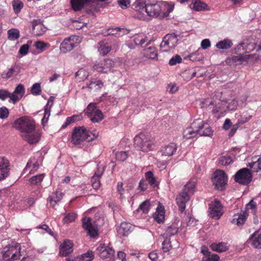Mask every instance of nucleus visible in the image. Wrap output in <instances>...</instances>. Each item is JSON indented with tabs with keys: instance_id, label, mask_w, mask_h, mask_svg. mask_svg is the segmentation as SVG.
<instances>
[{
	"instance_id": "nucleus-1",
	"label": "nucleus",
	"mask_w": 261,
	"mask_h": 261,
	"mask_svg": "<svg viewBox=\"0 0 261 261\" xmlns=\"http://www.w3.org/2000/svg\"><path fill=\"white\" fill-rule=\"evenodd\" d=\"M135 8V17L140 20H147V16L162 17L163 7L162 4L158 2L147 3L143 0H139L137 1Z\"/></svg>"
},
{
	"instance_id": "nucleus-2",
	"label": "nucleus",
	"mask_w": 261,
	"mask_h": 261,
	"mask_svg": "<svg viewBox=\"0 0 261 261\" xmlns=\"http://www.w3.org/2000/svg\"><path fill=\"white\" fill-rule=\"evenodd\" d=\"M198 135L208 137H211L213 135V130L211 126L201 119L194 120L191 124V126L185 128L182 132V137L187 140L194 138Z\"/></svg>"
},
{
	"instance_id": "nucleus-3",
	"label": "nucleus",
	"mask_w": 261,
	"mask_h": 261,
	"mask_svg": "<svg viewBox=\"0 0 261 261\" xmlns=\"http://www.w3.org/2000/svg\"><path fill=\"white\" fill-rule=\"evenodd\" d=\"M195 182L190 181L184 186L181 191L177 195L176 198V204L178 206V210L182 213L186 207V203L190 200L191 196L194 194Z\"/></svg>"
},
{
	"instance_id": "nucleus-4",
	"label": "nucleus",
	"mask_w": 261,
	"mask_h": 261,
	"mask_svg": "<svg viewBox=\"0 0 261 261\" xmlns=\"http://www.w3.org/2000/svg\"><path fill=\"white\" fill-rule=\"evenodd\" d=\"M154 147V139L149 134L141 133L134 138V147L138 151L148 152Z\"/></svg>"
},
{
	"instance_id": "nucleus-5",
	"label": "nucleus",
	"mask_w": 261,
	"mask_h": 261,
	"mask_svg": "<svg viewBox=\"0 0 261 261\" xmlns=\"http://www.w3.org/2000/svg\"><path fill=\"white\" fill-rule=\"evenodd\" d=\"M96 137V135L90 133L84 126L75 127L72 132L71 143L75 145H80L84 141L90 142Z\"/></svg>"
},
{
	"instance_id": "nucleus-6",
	"label": "nucleus",
	"mask_w": 261,
	"mask_h": 261,
	"mask_svg": "<svg viewBox=\"0 0 261 261\" xmlns=\"http://www.w3.org/2000/svg\"><path fill=\"white\" fill-rule=\"evenodd\" d=\"M20 246L18 243L6 246L0 253V260L14 261L20 258Z\"/></svg>"
},
{
	"instance_id": "nucleus-7",
	"label": "nucleus",
	"mask_w": 261,
	"mask_h": 261,
	"mask_svg": "<svg viewBox=\"0 0 261 261\" xmlns=\"http://www.w3.org/2000/svg\"><path fill=\"white\" fill-rule=\"evenodd\" d=\"M13 127L21 132L30 134L34 130L35 121L25 117H22L14 121Z\"/></svg>"
},
{
	"instance_id": "nucleus-8",
	"label": "nucleus",
	"mask_w": 261,
	"mask_h": 261,
	"mask_svg": "<svg viewBox=\"0 0 261 261\" xmlns=\"http://www.w3.org/2000/svg\"><path fill=\"white\" fill-rule=\"evenodd\" d=\"M252 175L248 168H242L235 174L234 180L240 185H247L252 181Z\"/></svg>"
},
{
	"instance_id": "nucleus-9",
	"label": "nucleus",
	"mask_w": 261,
	"mask_h": 261,
	"mask_svg": "<svg viewBox=\"0 0 261 261\" xmlns=\"http://www.w3.org/2000/svg\"><path fill=\"white\" fill-rule=\"evenodd\" d=\"M212 181L217 189L222 191L227 182V176L223 170H217L214 172Z\"/></svg>"
},
{
	"instance_id": "nucleus-10",
	"label": "nucleus",
	"mask_w": 261,
	"mask_h": 261,
	"mask_svg": "<svg viewBox=\"0 0 261 261\" xmlns=\"http://www.w3.org/2000/svg\"><path fill=\"white\" fill-rule=\"evenodd\" d=\"M178 42V39L174 34H169L164 36L160 44V48L163 52H168L174 48Z\"/></svg>"
},
{
	"instance_id": "nucleus-11",
	"label": "nucleus",
	"mask_w": 261,
	"mask_h": 261,
	"mask_svg": "<svg viewBox=\"0 0 261 261\" xmlns=\"http://www.w3.org/2000/svg\"><path fill=\"white\" fill-rule=\"evenodd\" d=\"M96 253L100 258L107 261L114 260L115 250L105 244H100L96 248Z\"/></svg>"
},
{
	"instance_id": "nucleus-12",
	"label": "nucleus",
	"mask_w": 261,
	"mask_h": 261,
	"mask_svg": "<svg viewBox=\"0 0 261 261\" xmlns=\"http://www.w3.org/2000/svg\"><path fill=\"white\" fill-rule=\"evenodd\" d=\"M82 227L92 238H96L98 234V228L96 225L92 224V218L90 217H84L82 219Z\"/></svg>"
},
{
	"instance_id": "nucleus-13",
	"label": "nucleus",
	"mask_w": 261,
	"mask_h": 261,
	"mask_svg": "<svg viewBox=\"0 0 261 261\" xmlns=\"http://www.w3.org/2000/svg\"><path fill=\"white\" fill-rule=\"evenodd\" d=\"M75 42H80L79 37L77 36H71L65 38L60 45V50L63 53L70 51L74 47Z\"/></svg>"
},
{
	"instance_id": "nucleus-14",
	"label": "nucleus",
	"mask_w": 261,
	"mask_h": 261,
	"mask_svg": "<svg viewBox=\"0 0 261 261\" xmlns=\"http://www.w3.org/2000/svg\"><path fill=\"white\" fill-rule=\"evenodd\" d=\"M114 66V62L110 59H104L94 65L93 69L100 73H107Z\"/></svg>"
},
{
	"instance_id": "nucleus-15",
	"label": "nucleus",
	"mask_w": 261,
	"mask_h": 261,
	"mask_svg": "<svg viewBox=\"0 0 261 261\" xmlns=\"http://www.w3.org/2000/svg\"><path fill=\"white\" fill-rule=\"evenodd\" d=\"M210 216L213 219H219L223 215V206L218 200H214L209 204Z\"/></svg>"
},
{
	"instance_id": "nucleus-16",
	"label": "nucleus",
	"mask_w": 261,
	"mask_h": 261,
	"mask_svg": "<svg viewBox=\"0 0 261 261\" xmlns=\"http://www.w3.org/2000/svg\"><path fill=\"white\" fill-rule=\"evenodd\" d=\"M10 161L5 156H0V181L7 178L10 175Z\"/></svg>"
},
{
	"instance_id": "nucleus-17",
	"label": "nucleus",
	"mask_w": 261,
	"mask_h": 261,
	"mask_svg": "<svg viewBox=\"0 0 261 261\" xmlns=\"http://www.w3.org/2000/svg\"><path fill=\"white\" fill-rule=\"evenodd\" d=\"M73 243L69 240H65L60 246L59 254L62 256H66L73 251Z\"/></svg>"
},
{
	"instance_id": "nucleus-18",
	"label": "nucleus",
	"mask_w": 261,
	"mask_h": 261,
	"mask_svg": "<svg viewBox=\"0 0 261 261\" xmlns=\"http://www.w3.org/2000/svg\"><path fill=\"white\" fill-rule=\"evenodd\" d=\"M32 31L34 35L40 36L45 33L46 28L40 19L34 20L32 21Z\"/></svg>"
},
{
	"instance_id": "nucleus-19",
	"label": "nucleus",
	"mask_w": 261,
	"mask_h": 261,
	"mask_svg": "<svg viewBox=\"0 0 261 261\" xmlns=\"http://www.w3.org/2000/svg\"><path fill=\"white\" fill-rule=\"evenodd\" d=\"M153 220L156 222L161 224L164 223L165 220V209L164 206L160 203L158 204L156 211L153 215Z\"/></svg>"
},
{
	"instance_id": "nucleus-20",
	"label": "nucleus",
	"mask_w": 261,
	"mask_h": 261,
	"mask_svg": "<svg viewBox=\"0 0 261 261\" xmlns=\"http://www.w3.org/2000/svg\"><path fill=\"white\" fill-rule=\"evenodd\" d=\"M8 98H10L9 101H12L13 104H15L16 102L20 100L18 95H14L7 90L0 89V99L4 101Z\"/></svg>"
},
{
	"instance_id": "nucleus-21",
	"label": "nucleus",
	"mask_w": 261,
	"mask_h": 261,
	"mask_svg": "<svg viewBox=\"0 0 261 261\" xmlns=\"http://www.w3.org/2000/svg\"><path fill=\"white\" fill-rule=\"evenodd\" d=\"M249 241L252 246L258 249H261V232L257 230L255 231L249 238Z\"/></svg>"
},
{
	"instance_id": "nucleus-22",
	"label": "nucleus",
	"mask_w": 261,
	"mask_h": 261,
	"mask_svg": "<svg viewBox=\"0 0 261 261\" xmlns=\"http://www.w3.org/2000/svg\"><path fill=\"white\" fill-rule=\"evenodd\" d=\"M248 216V213L247 211L241 213H238L233 215L232 219V223L237 224L238 226L244 224L246 221V218Z\"/></svg>"
},
{
	"instance_id": "nucleus-23",
	"label": "nucleus",
	"mask_w": 261,
	"mask_h": 261,
	"mask_svg": "<svg viewBox=\"0 0 261 261\" xmlns=\"http://www.w3.org/2000/svg\"><path fill=\"white\" fill-rule=\"evenodd\" d=\"M103 87V83L100 80L90 81V82L86 83V86L82 87L84 89L88 88L90 91L95 92L100 90Z\"/></svg>"
},
{
	"instance_id": "nucleus-24",
	"label": "nucleus",
	"mask_w": 261,
	"mask_h": 261,
	"mask_svg": "<svg viewBox=\"0 0 261 261\" xmlns=\"http://www.w3.org/2000/svg\"><path fill=\"white\" fill-rule=\"evenodd\" d=\"M210 247L212 250L219 253L225 252L229 248V245L227 244V243L223 242L213 243L211 244Z\"/></svg>"
},
{
	"instance_id": "nucleus-25",
	"label": "nucleus",
	"mask_w": 261,
	"mask_h": 261,
	"mask_svg": "<svg viewBox=\"0 0 261 261\" xmlns=\"http://www.w3.org/2000/svg\"><path fill=\"white\" fill-rule=\"evenodd\" d=\"M177 146L175 143H170L166 145L161 150L162 155L171 156L176 152Z\"/></svg>"
},
{
	"instance_id": "nucleus-26",
	"label": "nucleus",
	"mask_w": 261,
	"mask_h": 261,
	"mask_svg": "<svg viewBox=\"0 0 261 261\" xmlns=\"http://www.w3.org/2000/svg\"><path fill=\"white\" fill-rule=\"evenodd\" d=\"M20 71L16 65L12 66L8 68V70H4L2 73V77L4 80H8L11 78L12 76L18 74Z\"/></svg>"
},
{
	"instance_id": "nucleus-27",
	"label": "nucleus",
	"mask_w": 261,
	"mask_h": 261,
	"mask_svg": "<svg viewBox=\"0 0 261 261\" xmlns=\"http://www.w3.org/2000/svg\"><path fill=\"white\" fill-rule=\"evenodd\" d=\"M143 55L145 57L152 60L158 59V50L154 46H149L143 50Z\"/></svg>"
},
{
	"instance_id": "nucleus-28",
	"label": "nucleus",
	"mask_w": 261,
	"mask_h": 261,
	"mask_svg": "<svg viewBox=\"0 0 261 261\" xmlns=\"http://www.w3.org/2000/svg\"><path fill=\"white\" fill-rule=\"evenodd\" d=\"M133 229V226L129 223L122 222L119 226V233L123 236H127Z\"/></svg>"
},
{
	"instance_id": "nucleus-29",
	"label": "nucleus",
	"mask_w": 261,
	"mask_h": 261,
	"mask_svg": "<svg viewBox=\"0 0 261 261\" xmlns=\"http://www.w3.org/2000/svg\"><path fill=\"white\" fill-rule=\"evenodd\" d=\"M252 117L251 115H249L246 117H243L242 116L241 119L239 120V121H238V123H236V124L233 125V127H232L231 130L229 132V137H232L234 134L236 133L237 129L239 127V125L240 124H244L247 122L250 119V118Z\"/></svg>"
},
{
	"instance_id": "nucleus-30",
	"label": "nucleus",
	"mask_w": 261,
	"mask_h": 261,
	"mask_svg": "<svg viewBox=\"0 0 261 261\" xmlns=\"http://www.w3.org/2000/svg\"><path fill=\"white\" fill-rule=\"evenodd\" d=\"M207 4L200 0H196L191 4V8L196 11H204L207 9Z\"/></svg>"
},
{
	"instance_id": "nucleus-31",
	"label": "nucleus",
	"mask_w": 261,
	"mask_h": 261,
	"mask_svg": "<svg viewBox=\"0 0 261 261\" xmlns=\"http://www.w3.org/2000/svg\"><path fill=\"white\" fill-rule=\"evenodd\" d=\"M178 231V225L176 223H172L171 225L168 226L166 229V238H168L172 236L175 235Z\"/></svg>"
},
{
	"instance_id": "nucleus-32",
	"label": "nucleus",
	"mask_w": 261,
	"mask_h": 261,
	"mask_svg": "<svg viewBox=\"0 0 261 261\" xmlns=\"http://www.w3.org/2000/svg\"><path fill=\"white\" fill-rule=\"evenodd\" d=\"M98 52L102 55H107L110 52L111 47L110 44L104 42H100L98 43Z\"/></svg>"
},
{
	"instance_id": "nucleus-33",
	"label": "nucleus",
	"mask_w": 261,
	"mask_h": 261,
	"mask_svg": "<svg viewBox=\"0 0 261 261\" xmlns=\"http://www.w3.org/2000/svg\"><path fill=\"white\" fill-rule=\"evenodd\" d=\"M126 30L124 29H120L119 28L115 29H109L106 32H103L106 35H117L119 37L123 35Z\"/></svg>"
},
{
	"instance_id": "nucleus-34",
	"label": "nucleus",
	"mask_w": 261,
	"mask_h": 261,
	"mask_svg": "<svg viewBox=\"0 0 261 261\" xmlns=\"http://www.w3.org/2000/svg\"><path fill=\"white\" fill-rule=\"evenodd\" d=\"M232 43L230 39H223L219 41L216 44L217 48L221 49H228L231 47Z\"/></svg>"
},
{
	"instance_id": "nucleus-35",
	"label": "nucleus",
	"mask_w": 261,
	"mask_h": 261,
	"mask_svg": "<svg viewBox=\"0 0 261 261\" xmlns=\"http://www.w3.org/2000/svg\"><path fill=\"white\" fill-rule=\"evenodd\" d=\"M24 140L28 141V143L30 144H34L38 142L39 137L37 134H33L32 135L27 134L24 136Z\"/></svg>"
},
{
	"instance_id": "nucleus-36",
	"label": "nucleus",
	"mask_w": 261,
	"mask_h": 261,
	"mask_svg": "<svg viewBox=\"0 0 261 261\" xmlns=\"http://www.w3.org/2000/svg\"><path fill=\"white\" fill-rule=\"evenodd\" d=\"M87 116L90 120L94 123L98 122L103 119V115L101 111H96V112Z\"/></svg>"
},
{
	"instance_id": "nucleus-37",
	"label": "nucleus",
	"mask_w": 261,
	"mask_h": 261,
	"mask_svg": "<svg viewBox=\"0 0 261 261\" xmlns=\"http://www.w3.org/2000/svg\"><path fill=\"white\" fill-rule=\"evenodd\" d=\"M8 40L14 41L17 40L20 37V32L17 29H11L8 31Z\"/></svg>"
},
{
	"instance_id": "nucleus-38",
	"label": "nucleus",
	"mask_w": 261,
	"mask_h": 261,
	"mask_svg": "<svg viewBox=\"0 0 261 261\" xmlns=\"http://www.w3.org/2000/svg\"><path fill=\"white\" fill-rule=\"evenodd\" d=\"M145 180L149 182V185L153 188L158 186L155 178L154 177L153 173L151 171H148L145 173Z\"/></svg>"
},
{
	"instance_id": "nucleus-39",
	"label": "nucleus",
	"mask_w": 261,
	"mask_h": 261,
	"mask_svg": "<svg viewBox=\"0 0 261 261\" xmlns=\"http://www.w3.org/2000/svg\"><path fill=\"white\" fill-rule=\"evenodd\" d=\"M248 166L251 168L252 172H257L261 171V156L258 158L257 161L249 163Z\"/></svg>"
},
{
	"instance_id": "nucleus-40",
	"label": "nucleus",
	"mask_w": 261,
	"mask_h": 261,
	"mask_svg": "<svg viewBox=\"0 0 261 261\" xmlns=\"http://www.w3.org/2000/svg\"><path fill=\"white\" fill-rule=\"evenodd\" d=\"M44 178V174H40L30 178V182L32 185L40 186Z\"/></svg>"
},
{
	"instance_id": "nucleus-41",
	"label": "nucleus",
	"mask_w": 261,
	"mask_h": 261,
	"mask_svg": "<svg viewBox=\"0 0 261 261\" xmlns=\"http://www.w3.org/2000/svg\"><path fill=\"white\" fill-rule=\"evenodd\" d=\"M32 167V170L30 171V173H33L37 171L39 169V163L38 162L35 160V158H32L28 162V164H27L26 168H31Z\"/></svg>"
},
{
	"instance_id": "nucleus-42",
	"label": "nucleus",
	"mask_w": 261,
	"mask_h": 261,
	"mask_svg": "<svg viewBox=\"0 0 261 261\" xmlns=\"http://www.w3.org/2000/svg\"><path fill=\"white\" fill-rule=\"evenodd\" d=\"M188 58L192 61H200L203 58V55L199 53V50H197L196 51L194 52L188 56Z\"/></svg>"
},
{
	"instance_id": "nucleus-43",
	"label": "nucleus",
	"mask_w": 261,
	"mask_h": 261,
	"mask_svg": "<svg viewBox=\"0 0 261 261\" xmlns=\"http://www.w3.org/2000/svg\"><path fill=\"white\" fill-rule=\"evenodd\" d=\"M232 63L236 65H242L244 63H246L244 56L242 54H238V56H233L231 58Z\"/></svg>"
},
{
	"instance_id": "nucleus-44",
	"label": "nucleus",
	"mask_w": 261,
	"mask_h": 261,
	"mask_svg": "<svg viewBox=\"0 0 261 261\" xmlns=\"http://www.w3.org/2000/svg\"><path fill=\"white\" fill-rule=\"evenodd\" d=\"M232 162L231 158L228 156H222L218 159V163L225 166H227Z\"/></svg>"
},
{
	"instance_id": "nucleus-45",
	"label": "nucleus",
	"mask_w": 261,
	"mask_h": 261,
	"mask_svg": "<svg viewBox=\"0 0 261 261\" xmlns=\"http://www.w3.org/2000/svg\"><path fill=\"white\" fill-rule=\"evenodd\" d=\"M162 7H163V11H162V17L167 16L168 14L173 10L172 6L169 5L166 3H162Z\"/></svg>"
},
{
	"instance_id": "nucleus-46",
	"label": "nucleus",
	"mask_w": 261,
	"mask_h": 261,
	"mask_svg": "<svg viewBox=\"0 0 261 261\" xmlns=\"http://www.w3.org/2000/svg\"><path fill=\"white\" fill-rule=\"evenodd\" d=\"M12 94H14V95H18L19 96L20 99L22 98L23 95L24 94V86L21 84H18L17 86L16 87L15 89Z\"/></svg>"
},
{
	"instance_id": "nucleus-47",
	"label": "nucleus",
	"mask_w": 261,
	"mask_h": 261,
	"mask_svg": "<svg viewBox=\"0 0 261 261\" xmlns=\"http://www.w3.org/2000/svg\"><path fill=\"white\" fill-rule=\"evenodd\" d=\"M50 116V107H49L48 104L45 106L44 107V117L42 120V125L45 126V123L48 120L49 117Z\"/></svg>"
},
{
	"instance_id": "nucleus-48",
	"label": "nucleus",
	"mask_w": 261,
	"mask_h": 261,
	"mask_svg": "<svg viewBox=\"0 0 261 261\" xmlns=\"http://www.w3.org/2000/svg\"><path fill=\"white\" fill-rule=\"evenodd\" d=\"M76 217V215L74 212H71L67 214L64 217L63 222L64 223H70L74 221Z\"/></svg>"
},
{
	"instance_id": "nucleus-49",
	"label": "nucleus",
	"mask_w": 261,
	"mask_h": 261,
	"mask_svg": "<svg viewBox=\"0 0 261 261\" xmlns=\"http://www.w3.org/2000/svg\"><path fill=\"white\" fill-rule=\"evenodd\" d=\"M128 156V153L126 151H118L115 153V159L119 162L125 161Z\"/></svg>"
},
{
	"instance_id": "nucleus-50",
	"label": "nucleus",
	"mask_w": 261,
	"mask_h": 261,
	"mask_svg": "<svg viewBox=\"0 0 261 261\" xmlns=\"http://www.w3.org/2000/svg\"><path fill=\"white\" fill-rule=\"evenodd\" d=\"M31 93L33 95H39L41 93V85L40 83H36L34 84L31 89Z\"/></svg>"
},
{
	"instance_id": "nucleus-51",
	"label": "nucleus",
	"mask_w": 261,
	"mask_h": 261,
	"mask_svg": "<svg viewBox=\"0 0 261 261\" xmlns=\"http://www.w3.org/2000/svg\"><path fill=\"white\" fill-rule=\"evenodd\" d=\"M244 60L246 63L254 62L259 59V56L257 54H253L250 55H243Z\"/></svg>"
},
{
	"instance_id": "nucleus-52",
	"label": "nucleus",
	"mask_w": 261,
	"mask_h": 261,
	"mask_svg": "<svg viewBox=\"0 0 261 261\" xmlns=\"http://www.w3.org/2000/svg\"><path fill=\"white\" fill-rule=\"evenodd\" d=\"M172 248V246L171 244L170 238H166L162 243V250L164 252H168Z\"/></svg>"
},
{
	"instance_id": "nucleus-53",
	"label": "nucleus",
	"mask_w": 261,
	"mask_h": 261,
	"mask_svg": "<svg viewBox=\"0 0 261 261\" xmlns=\"http://www.w3.org/2000/svg\"><path fill=\"white\" fill-rule=\"evenodd\" d=\"M12 7L15 14H18L23 7V3L20 1L12 2Z\"/></svg>"
},
{
	"instance_id": "nucleus-54",
	"label": "nucleus",
	"mask_w": 261,
	"mask_h": 261,
	"mask_svg": "<svg viewBox=\"0 0 261 261\" xmlns=\"http://www.w3.org/2000/svg\"><path fill=\"white\" fill-rule=\"evenodd\" d=\"M35 47H36V49H40L42 50V51H43L45 50V48L49 47V44L42 41H37L35 43Z\"/></svg>"
},
{
	"instance_id": "nucleus-55",
	"label": "nucleus",
	"mask_w": 261,
	"mask_h": 261,
	"mask_svg": "<svg viewBox=\"0 0 261 261\" xmlns=\"http://www.w3.org/2000/svg\"><path fill=\"white\" fill-rule=\"evenodd\" d=\"M134 43L137 46H141L145 43V37L142 35H137L134 38Z\"/></svg>"
},
{
	"instance_id": "nucleus-56",
	"label": "nucleus",
	"mask_w": 261,
	"mask_h": 261,
	"mask_svg": "<svg viewBox=\"0 0 261 261\" xmlns=\"http://www.w3.org/2000/svg\"><path fill=\"white\" fill-rule=\"evenodd\" d=\"M56 197H49V201H50L51 205L55 206V204L61 200L62 194H58V192H56Z\"/></svg>"
},
{
	"instance_id": "nucleus-57",
	"label": "nucleus",
	"mask_w": 261,
	"mask_h": 261,
	"mask_svg": "<svg viewBox=\"0 0 261 261\" xmlns=\"http://www.w3.org/2000/svg\"><path fill=\"white\" fill-rule=\"evenodd\" d=\"M150 203L149 201L148 200H146L143 201L141 205H140L139 209L142 211L144 214H146L148 213V210H149Z\"/></svg>"
},
{
	"instance_id": "nucleus-58",
	"label": "nucleus",
	"mask_w": 261,
	"mask_h": 261,
	"mask_svg": "<svg viewBox=\"0 0 261 261\" xmlns=\"http://www.w3.org/2000/svg\"><path fill=\"white\" fill-rule=\"evenodd\" d=\"M94 258V254L92 251H88L83 254L81 257L82 261H91Z\"/></svg>"
},
{
	"instance_id": "nucleus-59",
	"label": "nucleus",
	"mask_w": 261,
	"mask_h": 261,
	"mask_svg": "<svg viewBox=\"0 0 261 261\" xmlns=\"http://www.w3.org/2000/svg\"><path fill=\"white\" fill-rule=\"evenodd\" d=\"M182 62V58L178 55H176L174 57L170 59L169 65L170 66H174L178 63H180Z\"/></svg>"
},
{
	"instance_id": "nucleus-60",
	"label": "nucleus",
	"mask_w": 261,
	"mask_h": 261,
	"mask_svg": "<svg viewBox=\"0 0 261 261\" xmlns=\"http://www.w3.org/2000/svg\"><path fill=\"white\" fill-rule=\"evenodd\" d=\"M202 261H219V256L215 254H213L211 255H206V256L203 257Z\"/></svg>"
},
{
	"instance_id": "nucleus-61",
	"label": "nucleus",
	"mask_w": 261,
	"mask_h": 261,
	"mask_svg": "<svg viewBox=\"0 0 261 261\" xmlns=\"http://www.w3.org/2000/svg\"><path fill=\"white\" fill-rule=\"evenodd\" d=\"M9 110L5 107L0 108V118L2 119H6L8 117Z\"/></svg>"
},
{
	"instance_id": "nucleus-62",
	"label": "nucleus",
	"mask_w": 261,
	"mask_h": 261,
	"mask_svg": "<svg viewBox=\"0 0 261 261\" xmlns=\"http://www.w3.org/2000/svg\"><path fill=\"white\" fill-rule=\"evenodd\" d=\"M96 111H100L99 109H96V106L94 104L90 103L88 106L87 110H86V114L87 115L94 114Z\"/></svg>"
},
{
	"instance_id": "nucleus-63",
	"label": "nucleus",
	"mask_w": 261,
	"mask_h": 261,
	"mask_svg": "<svg viewBox=\"0 0 261 261\" xmlns=\"http://www.w3.org/2000/svg\"><path fill=\"white\" fill-rule=\"evenodd\" d=\"M77 118V116L76 115H73L72 116L67 117V119H66L65 124H64L63 126H62V127L65 128V127L70 125V123L75 122Z\"/></svg>"
},
{
	"instance_id": "nucleus-64",
	"label": "nucleus",
	"mask_w": 261,
	"mask_h": 261,
	"mask_svg": "<svg viewBox=\"0 0 261 261\" xmlns=\"http://www.w3.org/2000/svg\"><path fill=\"white\" fill-rule=\"evenodd\" d=\"M148 184H149L148 182H147L144 179H141L139 182V189L142 191H144L147 189L148 188Z\"/></svg>"
}]
</instances>
